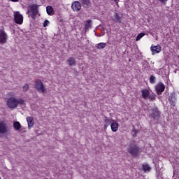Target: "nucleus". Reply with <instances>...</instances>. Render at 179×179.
<instances>
[{
    "instance_id": "f257e3e1",
    "label": "nucleus",
    "mask_w": 179,
    "mask_h": 179,
    "mask_svg": "<svg viewBox=\"0 0 179 179\" xmlns=\"http://www.w3.org/2000/svg\"><path fill=\"white\" fill-rule=\"evenodd\" d=\"M129 155L133 157H138L142 152V148L136 143H130L127 148Z\"/></svg>"
},
{
    "instance_id": "f03ea898",
    "label": "nucleus",
    "mask_w": 179,
    "mask_h": 179,
    "mask_svg": "<svg viewBox=\"0 0 179 179\" xmlns=\"http://www.w3.org/2000/svg\"><path fill=\"white\" fill-rule=\"evenodd\" d=\"M6 104L8 108H12L15 110V108H17L19 106H24L26 104V101L23 99H16L13 96H11L7 99Z\"/></svg>"
},
{
    "instance_id": "7ed1b4c3",
    "label": "nucleus",
    "mask_w": 179,
    "mask_h": 179,
    "mask_svg": "<svg viewBox=\"0 0 179 179\" xmlns=\"http://www.w3.org/2000/svg\"><path fill=\"white\" fill-rule=\"evenodd\" d=\"M141 96L144 100H147L148 99L151 101H155V100H156V94H150V92L148 89L141 90Z\"/></svg>"
},
{
    "instance_id": "20e7f679",
    "label": "nucleus",
    "mask_w": 179,
    "mask_h": 179,
    "mask_svg": "<svg viewBox=\"0 0 179 179\" xmlns=\"http://www.w3.org/2000/svg\"><path fill=\"white\" fill-rule=\"evenodd\" d=\"M31 13V17L35 19L38 15V6L36 4H32L28 7V10L27 15H29V13Z\"/></svg>"
},
{
    "instance_id": "39448f33",
    "label": "nucleus",
    "mask_w": 179,
    "mask_h": 179,
    "mask_svg": "<svg viewBox=\"0 0 179 179\" xmlns=\"http://www.w3.org/2000/svg\"><path fill=\"white\" fill-rule=\"evenodd\" d=\"M34 87L38 93H45V92H47V88H45L44 83H43V81H41V79H38L35 82Z\"/></svg>"
},
{
    "instance_id": "423d86ee",
    "label": "nucleus",
    "mask_w": 179,
    "mask_h": 179,
    "mask_svg": "<svg viewBox=\"0 0 179 179\" xmlns=\"http://www.w3.org/2000/svg\"><path fill=\"white\" fill-rule=\"evenodd\" d=\"M164 90H166V85L162 82H159L155 85V92L157 96H160Z\"/></svg>"
},
{
    "instance_id": "0eeeda50",
    "label": "nucleus",
    "mask_w": 179,
    "mask_h": 179,
    "mask_svg": "<svg viewBox=\"0 0 179 179\" xmlns=\"http://www.w3.org/2000/svg\"><path fill=\"white\" fill-rule=\"evenodd\" d=\"M8 34L5 31V28L0 29V44H6L8 41Z\"/></svg>"
},
{
    "instance_id": "6e6552de",
    "label": "nucleus",
    "mask_w": 179,
    "mask_h": 179,
    "mask_svg": "<svg viewBox=\"0 0 179 179\" xmlns=\"http://www.w3.org/2000/svg\"><path fill=\"white\" fill-rule=\"evenodd\" d=\"M14 22L17 24H23V15L20 14V12L14 13Z\"/></svg>"
},
{
    "instance_id": "1a4fd4ad",
    "label": "nucleus",
    "mask_w": 179,
    "mask_h": 179,
    "mask_svg": "<svg viewBox=\"0 0 179 179\" xmlns=\"http://www.w3.org/2000/svg\"><path fill=\"white\" fill-rule=\"evenodd\" d=\"M71 9L73 12H79L82 9V4H80V2L76 1L71 4Z\"/></svg>"
},
{
    "instance_id": "9d476101",
    "label": "nucleus",
    "mask_w": 179,
    "mask_h": 179,
    "mask_svg": "<svg viewBox=\"0 0 179 179\" xmlns=\"http://www.w3.org/2000/svg\"><path fill=\"white\" fill-rule=\"evenodd\" d=\"M9 129H8V124L5 121L0 122V134H7Z\"/></svg>"
},
{
    "instance_id": "9b49d317",
    "label": "nucleus",
    "mask_w": 179,
    "mask_h": 179,
    "mask_svg": "<svg viewBox=\"0 0 179 179\" xmlns=\"http://www.w3.org/2000/svg\"><path fill=\"white\" fill-rule=\"evenodd\" d=\"M150 115L154 120H159V118H160V112H159V110H157V108H152L151 110V113L150 114Z\"/></svg>"
},
{
    "instance_id": "f8f14e48",
    "label": "nucleus",
    "mask_w": 179,
    "mask_h": 179,
    "mask_svg": "<svg viewBox=\"0 0 179 179\" xmlns=\"http://www.w3.org/2000/svg\"><path fill=\"white\" fill-rule=\"evenodd\" d=\"M150 50L152 52V55H155V54H159V52H162V46L160 45L157 44V45H151Z\"/></svg>"
},
{
    "instance_id": "ddd939ff",
    "label": "nucleus",
    "mask_w": 179,
    "mask_h": 179,
    "mask_svg": "<svg viewBox=\"0 0 179 179\" xmlns=\"http://www.w3.org/2000/svg\"><path fill=\"white\" fill-rule=\"evenodd\" d=\"M113 121H114V120L110 119L107 116H104V117H103V123H104L103 129H107V128H108V127H110V125H111V124H113Z\"/></svg>"
},
{
    "instance_id": "4468645a",
    "label": "nucleus",
    "mask_w": 179,
    "mask_h": 179,
    "mask_svg": "<svg viewBox=\"0 0 179 179\" xmlns=\"http://www.w3.org/2000/svg\"><path fill=\"white\" fill-rule=\"evenodd\" d=\"M27 122L28 124V127L30 129L31 128H33V126L34 125V119L31 116H28L27 117Z\"/></svg>"
},
{
    "instance_id": "2eb2a0df",
    "label": "nucleus",
    "mask_w": 179,
    "mask_h": 179,
    "mask_svg": "<svg viewBox=\"0 0 179 179\" xmlns=\"http://www.w3.org/2000/svg\"><path fill=\"white\" fill-rule=\"evenodd\" d=\"M113 17L116 23H122V17L120 16V14L117 13H115Z\"/></svg>"
},
{
    "instance_id": "dca6fc26",
    "label": "nucleus",
    "mask_w": 179,
    "mask_h": 179,
    "mask_svg": "<svg viewBox=\"0 0 179 179\" xmlns=\"http://www.w3.org/2000/svg\"><path fill=\"white\" fill-rule=\"evenodd\" d=\"M119 124L117 122H112L110 124V128L112 132H117L118 131Z\"/></svg>"
},
{
    "instance_id": "f3484780",
    "label": "nucleus",
    "mask_w": 179,
    "mask_h": 179,
    "mask_svg": "<svg viewBox=\"0 0 179 179\" xmlns=\"http://www.w3.org/2000/svg\"><path fill=\"white\" fill-rule=\"evenodd\" d=\"M67 62L69 65V66H76V59L73 57H69L67 59Z\"/></svg>"
},
{
    "instance_id": "a211bd4d",
    "label": "nucleus",
    "mask_w": 179,
    "mask_h": 179,
    "mask_svg": "<svg viewBox=\"0 0 179 179\" xmlns=\"http://www.w3.org/2000/svg\"><path fill=\"white\" fill-rule=\"evenodd\" d=\"M142 169L144 173H148V171H150V170H152V168L150 167L149 164H143L142 165Z\"/></svg>"
},
{
    "instance_id": "6ab92c4d",
    "label": "nucleus",
    "mask_w": 179,
    "mask_h": 179,
    "mask_svg": "<svg viewBox=\"0 0 179 179\" xmlns=\"http://www.w3.org/2000/svg\"><path fill=\"white\" fill-rule=\"evenodd\" d=\"M92 27V20L85 21V30H89Z\"/></svg>"
},
{
    "instance_id": "aec40b11",
    "label": "nucleus",
    "mask_w": 179,
    "mask_h": 179,
    "mask_svg": "<svg viewBox=\"0 0 179 179\" xmlns=\"http://www.w3.org/2000/svg\"><path fill=\"white\" fill-rule=\"evenodd\" d=\"M46 12L48 15H49L50 16H52V15H54V13H52L54 12V8L51 6H48L46 7Z\"/></svg>"
},
{
    "instance_id": "412c9836",
    "label": "nucleus",
    "mask_w": 179,
    "mask_h": 179,
    "mask_svg": "<svg viewBox=\"0 0 179 179\" xmlns=\"http://www.w3.org/2000/svg\"><path fill=\"white\" fill-rule=\"evenodd\" d=\"M107 47V43H99L96 45V48L97 50H103Z\"/></svg>"
},
{
    "instance_id": "4be33fe9",
    "label": "nucleus",
    "mask_w": 179,
    "mask_h": 179,
    "mask_svg": "<svg viewBox=\"0 0 179 179\" xmlns=\"http://www.w3.org/2000/svg\"><path fill=\"white\" fill-rule=\"evenodd\" d=\"M80 2L83 6H87V8H89V6H92V3H90V0H80Z\"/></svg>"
},
{
    "instance_id": "5701e85b",
    "label": "nucleus",
    "mask_w": 179,
    "mask_h": 179,
    "mask_svg": "<svg viewBox=\"0 0 179 179\" xmlns=\"http://www.w3.org/2000/svg\"><path fill=\"white\" fill-rule=\"evenodd\" d=\"M13 128L15 129L16 131H19L20 128H22V125L19 122H14L13 123Z\"/></svg>"
},
{
    "instance_id": "b1692460",
    "label": "nucleus",
    "mask_w": 179,
    "mask_h": 179,
    "mask_svg": "<svg viewBox=\"0 0 179 179\" xmlns=\"http://www.w3.org/2000/svg\"><path fill=\"white\" fill-rule=\"evenodd\" d=\"M144 36H145V33L143 32L138 34L136 38V41H139V40H141V38H142V37H143Z\"/></svg>"
},
{
    "instance_id": "393cba45",
    "label": "nucleus",
    "mask_w": 179,
    "mask_h": 179,
    "mask_svg": "<svg viewBox=\"0 0 179 179\" xmlns=\"http://www.w3.org/2000/svg\"><path fill=\"white\" fill-rule=\"evenodd\" d=\"M156 80V77L155 76H151L150 78V83H155Z\"/></svg>"
},
{
    "instance_id": "a878e982",
    "label": "nucleus",
    "mask_w": 179,
    "mask_h": 179,
    "mask_svg": "<svg viewBox=\"0 0 179 179\" xmlns=\"http://www.w3.org/2000/svg\"><path fill=\"white\" fill-rule=\"evenodd\" d=\"M29 84H25L23 87H22V90L23 92H27L29 90Z\"/></svg>"
},
{
    "instance_id": "bb28decb",
    "label": "nucleus",
    "mask_w": 179,
    "mask_h": 179,
    "mask_svg": "<svg viewBox=\"0 0 179 179\" xmlns=\"http://www.w3.org/2000/svg\"><path fill=\"white\" fill-rule=\"evenodd\" d=\"M169 101V104H171L173 107L176 106V101H173V99H170Z\"/></svg>"
},
{
    "instance_id": "cd10ccee",
    "label": "nucleus",
    "mask_w": 179,
    "mask_h": 179,
    "mask_svg": "<svg viewBox=\"0 0 179 179\" xmlns=\"http://www.w3.org/2000/svg\"><path fill=\"white\" fill-rule=\"evenodd\" d=\"M50 24V21L48 20H45L43 22V27H47Z\"/></svg>"
},
{
    "instance_id": "c85d7f7f",
    "label": "nucleus",
    "mask_w": 179,
    "mask_h": 179,
    "mask_svg": "<svg viewBox=\"0 0 179 179\" xmlns=\"http://www.w3.org/2000/svg\"><path fill=\"white\" fill-rule=\"evenodd\" d=\"M161 3H163L164 5H166L167 3V1L169 0H158Z\"/></svg>"
},
{
    "instance_id": "c756f323",
    "label": "nucleus",
    "mask_w": 179,
    "mask_h": 179,
    "mask_svg": "<svg viewBox=\"0 0 179 179\" xmlns=\"http://www.w3.org/2000/svg\"><path fill=\"white\" fill-rule=\"evenodd\" d=\"M133 132L134 133V136H136V129H133Z\"/></svg>"
},
{
    "instance_id": "7c9ffc66",
    "label": "nucleus",
    "mask_w": 179,
    "mask_h": 179,
    "mask_svg": "<svg viewBox=\"0 0 179 179\" xmlns=\"http://www.w3.org/2000/svg\"><path fill=\"white\" fill-rule=\"evenodd\" d=\"M114 2H115V3L118 5V2H120V0H114Z\"/></svg>"
},
{
    "instance_id": "2f4dec72",
    "label": "nucleus",
    "mask_w": 179,
    "mask_h": 179,
    "mask_svg": "<svg viewBox=\"0 0 179 179\" xmlns=\"http://www.w3.org/2000/svg\"><path fill=\"white\" fill-rule=\"evenodd\" d=\"M11 2H19V0H10Z\"/></svg>"
},
{
    "instance_id": "473e14b6",
    "label": "nucleus",
    "mask_w": 179,
    "mask_h": 179,
    "mask_svg": "<svg viewBox=\"0 0 179 179\" xmlns=\"http://www.w3.org/2000/svg\"><path fill=\"white\" fill-rule=\"evenodd\" d=\"M95 36H96V37H101V35H97V34H95Z\"/></svg>"
},
{
    "instance_id": "72a5a7b5",
    "label": "nucleus",
    "mask_w": 179,
    "mask_h": 179,
    "mask_svg": "<svg viewBox=\"0 0 179 179\" xmlns=\"http://www.w3.org/2000/svg\"><path fill=\"white\" fill-rule=\"evenodd\" d=\"M0 179H2V178H1V177H0Z\"/></svg>"
}]
</instances>
